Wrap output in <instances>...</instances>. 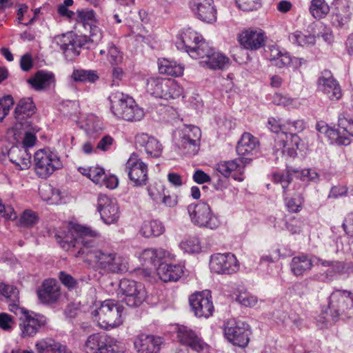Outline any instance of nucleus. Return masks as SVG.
<instances>
[{
	"mask_svg": "<svg viewBox=\"0 0 353 353\" xmlns=\"http://www.w3.org/2000/svg\"><path fill=\"white\" fill-rule=\"evenodd\" d=\"M150 197L157 203H160L162 196L164 195L165 189L161 183H154L148 188Z\"/></svg>",
	"mask_w": 353,
	"mask_h": 353,
	"instance_id": "3c124183",
	"label": "nucleus"
},
{
	"mask_svg": "<svg viewBox=\"0 0 353 353\" xmlns=\"http://www.w3.org/2000/svg\"><path fill=\"white\" fill-rule=\"evenodd\" d=\"M55 81V76L53 72L39 70L30 77L27 82L34 90L41 91L54 87Z\"/></svg>",
	"mask_w": 353,
	"mask_h": 353,
	"instance_id": "c85d7f7f",
	"label": "nucleus"
},
{
	"mask_svg": "<svg viewBox=\"0 0 353 353\" xmlns=\"http://www.w3.org/2000/svg\"><path fill=\"white\" fill-rule=\"evenodd\" d=\"M137 145L143 147L148 157H159L163 152V145L157 139L146 133L139 134L135 137Z\"/></svg>",
	"mask_w": 353,
	"mask_h": 353,
	"instance_id": "cd10ccee",
	"label": "nucleus"
},
{
	"mask_svg": "<svg viewBox=\"0 0 353 353\" xmlns=\"http://www.w3.org/2000/svg\"><path fill=\"white\" fill-rule=\"evenodd\" d=\"M325 135L332 142L339 145H347L350 143V137H353V116L347 113L339 114L338 119V128H328L323 126Z\"/></svg>",
	"mask_w": 353,
	"mask_h": 353,
	"instance_id": "0eeeda50",
	"label": "nucleus"
},
{
	"mask_svg": "<svg viewBox=\"0 0 353 353\" xmlns=\"http://www.w3.org/2000/svg\"><path fill=\"white\" fill-rule=\"evenodd\" d=\"M252 161L250 157H239L234 160L222 161L217 164L216 170L225 177L232 174V177L239 181H243L244 168Z\"/></svg>",
	"mask_w": 353,
	"mask_h": 353,
	"instance_id": "a211bd4d",
	"label": "nucleus"
},
{
	"mask_svg": "<svg viewBox=\"0 0 353 353\" xmlns=\"http://www.w3.org/2000/svg\"><path fill=\"white\" fill-rule=\"evenodd\" d=\"M94 19V12L92 10H80L77 11V21L84 24L92 23Z\"/></svg>",
	"mask_w": 353,
	"mask_h": 353,
	"instance_id": "680f3d73",
	"label": "nucleus"
},
{
	"mask_svg": "<svg viewBox=\"0 0 353 353\" xmlns=\"http://www.w3.org/2000/svg\"><path fill=\"white\" fill-rule=\"evenodd\" d=\"M214 49L211 48L205 41H201L192 50L189 51V55L195 59H201V61L206 60L212 54Z\"/></svg>",
	"mask_w": 353,
	"mask_h": 353,
	"instance_id": "37998d69",
	"label": "nucleus"
},
{
	"mask_svg": "<svg viewBox=\"0 0 353 353\" xmlns=\"http://www.w3.org/2000/svg\"><path fill=\"white\" fill-rule=\"evenodd\" d=\"M56 237L63 249L76 248L79 255H84L88 260L93 261L98 268L106 272L120 273L127 271V263L124 258L99 248L100 234L97 231L75 225L67 234H57Z\"/></svg>",
	"mask_w": 353,
	"mask_h": 353,
	"instance_id": "f257e3e1",
	"label": "nucleus"
},
{
	"mask_svg": "<svg viewBox=\"0 0 353 353\" xmlns=\"http://www.w3.org/2000/svg\"><path fill=\"white\" fill-rule=\"evenodd\" d=\"M71 78L75 82L94 83L99 79V76L94 70L74 69L72 73Z\"/></svg>",
	"mask_w": 353,
	"mask_h": 353,
	"instance_id": "c03bdc74",
	"label": "nucleus"
},
{
	"mask_svg": "<svg viewBox=\"0 0 353 353\" xmlns=\"http://www.w3.org/2000/svg\"><path fill=\"white\" fill-rule=\"evenodd\" d=\"M166 87L164 97L166 100L178 98L183 94V88L173 79H168Z\"/></svg>",
	"mask_w": 353,
	"mask_h": 353,
	"instance_id": "09e8293b",
	"label": "nucleus"
},
{
	"mask_svg": "<svg viewBox=\"0 0 353 353\" xmlns=\"http://www.w3.org/2000/svg\"><path fill=\"white\" fill-rule=\"evenodd\" d=\"M159 70L161 74L179 77L183 74V67L176 61L166 59H159L158 62Z\"/></svg>",
	"mask_w": 353,
	"mask_h": 353,
	"instance_id": "58836bf2",
	"label": "nucleus"
},
{
	"mask_svg": "<svg viewBox=\"0 0 353 353\" xmlns=\"http://www.w3.org/2000/svg\"><path fill=\"white\" fill-rule=\"evenodd\" d=\"M329 306L344 318H353V293L345 290H334L330 296Z\"/></svg>",
	"mask_w": 353,
	"mask_h": 353,
	"instance_id": "9b49d317",
	"label": "nucleus"
},
{
	"mask_svg": "<svg viewBox=\"0 0 353 353\" xmlns=\"http://www.w3.org/2000/svg\"><path fill=\"white\" fill-rule=\"evenodd\" d=\"M85 350L87 353H118L119 348L112 338L104 334L90 335L85 343Z\"/></svg>",
	"mask_w": 353,
	"mask_h": 353,
	"instance_id": "f8f14e48",
	"label": "nucleus"
},
{
	"mask_svg": "<svg viewBox=\"0 0 353 353\" xmlns=\"http://www.w3.org/2000/svg\"><path fill=\"white\" fill-rule=\"evenodd\" d=\"M187 210L192 223L198 227L215 230L221 224L219 217L213 213L207 203L190 204Z\"/></svg>",
	"mask_w": 353,
	"mask_h": 353,
	"instance_id": "20e7f679",
	"label": "nucleus"
},
{
	"mask_svg": "<svg viewBox=\"0 0 353 353\" xmlns=\"http://www.w3.org/2000/svg\"><path fill=\"white\" fill-rule=\"evenodd\" d=\"M298 191L292 197H288L287 194H284L285 206L289 211L292 212H298L301 210L302 204L304 201L303 196V188L301 185H298Z\"/></svg>",
	"mask_w": 353,
	"mask_h": 353,
	"instance_id": "a19ab883",
	"label": "nucleus"
},
{
	"mask_svg": "<svg viewBox=\"0 0 353 353\" xmlns=\"http://www.w3.org/2000/svg\"><path fill=\"white\" fill-rule=\"evenodd\" d=\"M105 172L102 168L99 167H92L91 171L88 174V178L91 179L96 184H100L105 178Z\"/></svg>",
	"mask_w": 353,
	"mask_h": 353,
	"instance_id": "052dcab7",
	"label": "nucleus"
},
{
	"mask_svg": "<svg viewBox=\"0 0 353 353\" xmlns=\"http://www.w3.org/2000/svg\"><path fill=\"white\" fill-rule=\"evenodd\" d=\"M53 42L59 47L67 60L72 61L79 55L81 49L88 42V39L70 32L55 36Z\"/></svg>",
	"mask_w": 353,
	"mask_h": 353,
	"instance_id": "39448f33",
	"label": "nucleus"
},
{
	"mask_svg": "<svg viewBox=\"0 0 353 353\" xmlns=\"http://www.w3.org/2000/svg\"><path fill=\"white\" fill-rule=\"evenodd\" d=\"M111 110L117 117L130 121H141L144 111L139 108L134 100L122 92L112 93L109 97Z\"/></svg>",
	"mask_w": 353,
	"mask_h": 353,
	"instance_id": "f03ea898",
	"label": "nucleus"
},
{
	"mask_svg": "<svg viewBox=\"0 0 353 353\" xmlns=\"http://www.w3.org/2000/svg\"><path fill=\"white\" fill-rule=\"evenodd\" d=\"M97 210L100 213L101 219L107 225L115 223L119 218V210L116 200L106 195H99Z\"/></svg>",
	"mask_w": 353,
	"mask_h": 353,
	"instance_id": "6ab92c4d",
	"label": "nucleus"
},
{
	"mask_svg": "<svg viewBox=\"0 0 353 353\" xmlns=\"http://www.w3.org/2000/svg\"><path fill=\"white\" fill-rule=\"evenodd\" d=\"M39 218L36 212L26 210L23 212L20 218V224L22 226L30 228L36 224Z\"/></svg>",
	"mask_w": 353,
	"mask_h": 353,
	"instance_id": "4d7b16f0",
	"label": "nucleus"
},
{
	"mask_svg": "<svg viewBox=\"0 0 353 353\" xmlns=\"http://www.w3.org/2000/svg\"><path fill=\"white\" fill-rule=\"evenodd\" d=\"M37 353H67V347L52 339L47 338L38 341L35 344Z\"/></svg>",
	"mask_w": 353,
	"mask_h": 353,
	"instance_id": "f704fd0d",
	"label": "nucleus"
},
{
	"mask_svg": "<svg viewBox=\"0 0 353 353\" xmlns=\"http://www.w3.org/2000/svg\"><path fill=\"white\" fill-rule=\"evenodd\" d=\"M300 139L296 133H290L288 138L280 137L276 144V154H287L290 157L296 155V148H298Z\"/></svg>",
	"mask_w": 353,
	"mask_h": 353,
	"instance_id": "7c9ffc66",
	"label": "nucleus"
},
{
	"mask_svg": "<svg viewBox=\"0 0 353 353\" xmlns=\"http://www.w3.org/2000/svg\"><path fill=\"white\" fill-rule=\"evenodd\" d=\"M47 323V318L41 314L24 313L19 324L20 336L23 339L34 337Z\"/></svg>",
	"mask_w": 353,
	"mask_h": 353,
	"instance_id": "f3484780",
	"label": "nucleus"
},
{
	"mask_svg": "<svg viewBox=\"0 0 353 353\" xmlns=\"http://www.w3.org/2000/svg\"><path fill=\"white\" fill-rule=\"evenodd\" d=\"M117 293L121 301L130 307L139 306L146 298L142 283L125 279L121 280Z\"/></svg>",
	"mask_w": 353,
	"mask_h": 353,
	"instance_id": "6e6552de",
	"label": "nucleus"
},
{
	"mask_svg": "<svg viewBox=\"0 0 353 353\" xmlns=\"http://www.w3.org/2000/svg\"><path fill=\"white\" fill-rule=\"evenodd\" d=\"M8 157L10 161L20 166L21 170L29 168L31 164V154L26 148L12 146L8 152Z\"/></svg>",
	"mask_w": 353,
	"mask_h": 353,
	"instance_id": "72a5a7b5",
	"label": "nucleus"
},
{
	"mask_svg": "<svg viewBox=\"0 0 353 353\" xmlns=\"http://www.w3.org/2000/svg\"><path fill=\"white\" fill-rule=\"evenodd\" d=\"M14 104V100L11 95H6L0 99V122L8 114Z\"/></svg>",
	"mask_w": 353,
	"mask_h": 353,
	"instance_id": "13d9d810",
	"label": "nucleus"
},
{
	"mask_svg": "<svg viewBox=\"0 0 353 353\" xmlns=\"http://www.w3.org/2000/svg\"><path fill=\"white\" fill-rule=\"evenodd\" d=\"M289 40L291 43L302 47H307L314 45L316 37L313 34H304L301 31H295L289 34Z\"/></svg>",
	"mask_w": 353,
	"mask_h": 353,
	"instance_id": "79ce46f5",
	"label": "nucleus"
},
{
	"mask_svg": "<svg viewBox=\"0 0 353 353\" xmlns=\"http://www.w3.org/2000/svg\"><path fill=\"white\" fill-rule=\"evenodd\" d=\"M167 81L168 79L159 77L149 78L146 83L147 92L155 97L164 99Z\"/></svg>",
	"mask_w": 353,
	"mask_h": 353,
	"instance_id": "4c0bfd02",
	"label": "nucleus"
},
{
	"mask_svg": "<svg viewBox=\"0 0 353 353\" xmlns=\"http://www.w3.org/2000/svg\"><path fill=\"white\" fill-rule=\"evenodd\" d=\"M174 257L173 254L163 248H148L142 252L140 260L147 268L157 269V266L163 260L173 259Z\"/></svg>",
	"mask_w": 353,
	"mask_h": 353,
	"instance_id": "5701e85b",
	"label": "nucleus"
},
{
	"mask_svg": "<svg viewBox=\"0 0 353 353\" xmlns=\"http://www.w3.org/2000/svg\"><path fill=\"white\" fill-rule=\"evenodd\" d=\"M340 317H343L338 312H335L328 305L327 308L322 310L321 314L318 316L316 321L319 323H321L323 325H331L336 322Z\"/></svg>",
	"mask_w": 353,
	"mask_h": 353,
	"instance_id": "49530a36",
	"label": "nucleus"
},
{
	"mask_svg": "<svg viewBox=\"0 0 353 353\" xmlns=\"http://www.w3.org/2000/svg\"><path fill=\"white\" fill-rule=\"evenodd\" d=\"M236 301L241 305L245 307H252L257 301L256 297L247 292H240L237 295Z\"/></svg>",
	"mask_w": 353,
	"mask_h": 353,
	"instance_id": "bf43d9fd",
	"label": "nucleus"
},
{
	"mask_svg": "<svg viewBox=\"0 0 353 353\" xmlns=\"http://www.w3.org/2000/svg\"><path fill=\"white\" fill-rule=\"evenodd\" d=\"M39 299L43 303L52 304L60 298V287L54 279H46L37 290Z\"/></svg>",
	"mask_w": 353,
	"mask_h": 353,
	"instance_id": "393cba45",
	"label": "nucleus"
},
{
	"mask_svg": "<svg viewBox=\"0 0 353 353\" xmlns=\"http://www.w3.org/2000/svg\"><path fill=\"white\" fill-rule=\"evenodd\" d=\"M19 294V290L16 287L0 283V294L3 296L8 301H17Z\"/></svg>",
	"mask_w": 353,
	"mask_h": 353,
	"instance_id": "8fccbe9b",
	"label": "nucleus"
},
{
	"mask_svg": "<svg viewBox=\"0 0 353 353\" xmlns=\"http://www.w3.org/2000/svg\"><path fill=\"white\" fill-rule=\"evenodd\" d=\"M189 303L196 316L208 318L212 315L214 305L209 291L195 292L189 297Z\"/></svg>",
	"mask_w": 353,
	"mask_h": 353,
	"instance_id": "dca6fc26",
	"label": "nucleus"
},
{
	"mask_svg": "<svg viewBox=\"0 0 353 353\" xmlns=\"http://www.w3.org/2000/svg\"><path fill=\"white\" fill-rule=\"evenodd\" d=\"M125 172L134 186H143L148 181V165L136 153H132L125 163Z\"/></svg>",
	"mask_w": 353,
	"mask_h": 353,
	"instance_id": "ddd939ff",
	"label": "nucleus"
},
{
	"mask_svg": "<svg viewBox=\"0 0 353 353\" xmlns=\"http://www.w3.org/2000/svg\"><path fill=\"white\" fill-rule=\"evenodd\" d=\"M199 63L201 66L212 70H225L230 65V59L223 54L214 50L209 58Z\"/></svg>",
	"mask_w": 353,
	"mask_h": 353,
	"instance_id": "e433bc0d",
	"label": "nucleus"
},
{
	"mask_svg": "<svg viewBox=\"0 0 353 353\" xmlns=\"http://www.w3.org/2000/svg\"><path fill=\"white\" fill-rule=\"evenodd\" d=\"M171 260H163L157 268L159 279L164 282L176 281L183 273V268L180 265H171L167 263Z\"/></svg>",
	"mask_w": 353,
	"mask_h": 353,
	"instance_id": "c756f323",
	"label": "nucleus"
},
{
	"mask_svg": "<svg viewBox=\"0 0 353 353\" xmlns=\"http://www.w3.org/2000/svg\"><path fill=\"white\" fill-rule=\"evenodd\" d=\"M268 128L269 129L274 132L279 133L281 132V133L278 137V140H279L280 137H285L286 139L288 138V134L285 132V130H290V128H287L285 124H281L279 120H276L274 118H271L268 121Z\"/></svg>",
	"mask_w": 353,
	"mask_h": 353,
	"instance_id": "6e6d98bb",
	"label": "nucleus"
},
{
	"mask_svg": "<svg viewBox=\"0 0 353 353\" xmlns=\"http://www.w3.org/2000/svg\"><path fill=\"white\" fill-rule=\"evenodd\" d=\"M108 60L112 65H118L123 61V54L114 44L108 45Z\"/></svg>",
	"mask_w": 353,
	"mask_h": 353,
	"instance_id": "603ef678",
	"label": "nucleus"
},
{
	"mask_svg": "<svg viewBox=\"0 0 353 353\" xmlns=\"http://www.w3.org/2000/svg\"><path fill=\"white\" fill-rule=\"evenodd\" d=\"M60 281L68 289H73L77 285V280L73 278L70 274L65 272H60L59 274Z\"/></svg>",
	"mask_w": 353,
	"mask_h": 353,
	"instance_id": "774afa93",
	"label": "nucleus"
},
{
	"mask_svg": "<svg viewBox=\"0 0 353 353\" xmlns=\"http://www.w3.org/2000/svg\"><path fill=\"white\" fill-rule=\"evenodd\" d=\"M189 7L199 20L212 23L216 19V10L213 0H190Z\"/></svg>",
	"mask_w": 353,
	"mask_h": 353,
	"instance_id": "aec40b11",
	"label": "nucleus"
},
{
	"mask_svg": "<svg viewBox=\"0 0 353 353\" xmlns=\"http://www.w3.org/2000/svg\"><path fill=\"white\" fill-rule=\"evenodd\" d=\"M162 343V338L147 334L138 336L134 342L138 353H157Z\"/></svg>",
	"mask_w": 353,
	"mask_h": 353,
	"instance_id": "bb28decb",
	"label": "nucleus"
},
{
	"mask_svg": "<svg viewBox=\"0 0 353 353\" xmlns=\"http://www.w3.org/2000/svg\"><path fill=\"white\" fill-rule=\"evenodd\" d=\"M85 128L88 132H99L101 130L100 121L94 115H89L85 121Z\"/></svg>",
	"mask_w": 353,
	"mask_h": 353,
	"instance_id": "0e129e2a",
	"label": "nucleus"
},
{
	"mask_svg": "<svg viewBox=\"0 0 353 353\" xmlns=\"http://www.w3.org/2000/svg\"><path fill=\"white\" fill-rule=\"evenodd\" d=\"M259 145L258 139L250 133L245 132L242 134L236 146V152L241 157L252 154Z\"/></svg>",
	"mask_w": 353,
	"mask_h": 353,
	"instance_id": "c9c22d12",
	"label": "nucleus"
},
{
	"mask_svg": "<svg viewBox=\"0 0 353 353\" xmlns=\"http://www.w3.org/2000/svg\"><path fill=\"white\" fill-rule=\"evenodd\" d=\"M238 7L244 11H252L259 6V0H235Z\"/></svg>",
	"mask_w": 353,
	"mask_h": 353,
	"instance_id": "338daca9",
	"label": "nucleus"
},
{
	"mask_svg": "<svg viewBox=\"0 0 353 353\" xmlns=\"http://www.w3.org/2000/svg\"><path fill=\"white\" fill-rule=\"evenodd\" d=\"M210 268L216 274H231L239 269V264L236 256L232 253H217L211 256Z\"/></svg>",
	"mask_w": 353,
	"mask_h": 353,
	"instance_id": "2eb2a0df",
	"label": "nucleus"
},
{
	"mask_svg": "<svg viewBox=\"0 0 353 353\" xmlns=\"http://www.w3.org/2000/svg\"><path fill=\"white\" fill-rule=\"evenodd\" d=\"M292 172L293 170H288L285 172L274 173L272 175L273 181L281 185L284 194H287V188L292 180Z\"/></svg>",
	"mask_w": 353,
	"mask_h": 353,
	"instance_id": "de8ad7c7",
	"label": "nucleus"
},
{
	"mask_svg": "<svg viewBox=\"0 0 353 353\" xmlns=\"http://www.w3.org/2000/svg\"><path fill=\"white\" fill-rule=\"evenodd\" d=\"M34 162L35 172L42 179L48 178L63 166L58 154L50 149H42L36 152Z\"/></svg>",
	"mask_w": 353,
	"mask_h": 353,
	"instance_id": "423d86ee",
	"label": "nucleus"
},
{
	"mask_svg": "<svg viewBox=\"0 0 353 353\" xmlns=\"http://www.w3.org/2000/svg\"><path fill=\"white\" fill-rule=\"evenodd\" d=\"M296 177L302 181L317 182L319 179L318 173L312 169H303L301 170H293Z\"/></svg>",
	"mask_w": 353,
	"mask_h": 353,
	"instance_id": "864d4df0",
	"label": "nucleus"
},
{
	"mask_svg": "<svg viewBox=\"0 0 353 353\" xmlns=\"http://www.w3.org/2000/svg\"><path fill=\"white\" fill-rule=\"evenodd\" d=\"M181 40L176 42V47L179 50H184L189 54L196 45L199 43L201 36L190 28L184 29L181 33Z\"/></svg>",
	"mask_w": 353,
	"mask_h": 353,
	"instance_id": "473e14b6",
	"label": "nucleus"
},
{
	"mask_svg": "<svg viewBox=\"0 0 353 353\" xmlns=\"http://www.w3.org/2000/svg\"><path fill=\"white\" fill-rule=\"evenodd\" d=\"M85 128L88 132H99L101 130L100 121L94 115H89L85 121Z\"/></svg>",
	"mask_w": 353,
	"mask_h": 353,
	"instance_id": "69168bd1",
	"label": "nucleus"
},
{
	"mask_svg": "<svg viewBox=\"0 0 353 353\" xmlns=\"http://www.w3.org/2000/svg\"><path fill=\"white\" fill-rule=\"evenodd\" d=\"M224 334L233 345L244 347L248 344L251 331L250 325L244 321L232 319L225 323Z\"/></svg>",
	"mask_w": 353,
	"mask_h": 353,
	"instance_id": "1a4fd4ad",
	"label": "nucleus"
},
{
	"mask_svg": "<svg viewBox=\"0 0 353 353\" xmlns=\"http://www.w3.org/2000/svg\"><path fill=\"white\" fill-rule=\"evenodd\" d=\"M351 12L348 0H334L332 23L338 28H343L350 20Z\"/></svg>",
	"mask_w": 353,
	"mask_h": 353,
	"instance_id": "b1692460",
	"label": "nucleus"
},
{
	"mask_svg": "<svg viewBox=\"0 0 353 353\" xmlns=\"http://www.w3.org/2000/svg\"><path fill=\"white\" fill-rule=\"evenodd\" d=\"M164 232L161 222L157 220L145 221L142 225L141 233L145 237L158 236Z\"/></svg>",
	"mask_w": 353,
	"mask_h": 353,
	"instance_id": "ea45409f",
	"label": "nucleus"
},
{
	"mask_svg": "<svg viewBox=\"0 0 353 353\" xmlns=\"http://www.w3.org/2000/svg\"><path fill=\"white\" fill-rule=\"evenodd\" d=\"M177 337L180 343L196 352L203 350L207 345L201 337L186 326L181 325L178 327Z\"/></svg>",
	"mask_w": 353,
	"mask_h": 353,
	"instance_id": "a878e982",
	"label": "nucleus"
},
{
	"mask_svg": "<svg viewBox=\"0 0 353 353\" xmlns=\"http://www.w3.org/2000/svg\"><path fill=\"white\" fill-rule=\"evenodd\" d=\"M317 89L331 100H338L341 97V87L330 70H325L319 76Z\"/></svg>",
	"mask_w": 353,
	"mask_h": 353,
	"instance_id": "412c9836",
	"label": "nucleus"
},
{
	"mask_svg": "<svg viewBox=\"0 0 353 353\" xmlns=\"http://www.w3.org/2000/svg\"><path fill=\"white\" fill-rule=\"evenodd\" d=\"M314 261L312 257L304 254L294 256L290 263L291 271L296 276H302L312 269Z\"/></svg>",
	"mask_w": 353,
	"mask_h": 353,
	"instance_id": "2f4dec72",
	"label": "nucleus"
},
{
	"mask_svg": "<svg viewBox=\"0 0 353 353\" xmlns=\"http://www.w3.org/2000/svg\"><path fill=\"white\" fill-rule=\"evenodd\" d=\"M181 247L186 252H198L201 250L199 239L196 236L189 237L181 243Z\"/></svg>",
	"mask_w": 353,
	"mask_h": 353,
	"instance_id": "5fc2aeb1",
	"label": "nucleus"
},
{
	"mask_svg": "<svg viewBox=\"0 0 353 353\" xmlns=\"http://www.w3.org/2000/svg\"><path fill=\"white\" fill-rule=\"evenodd\" d=\"M123 307L117 301L111 299L105 300L101 303L92 314L97 317L99 325L105 329H110L120 325L123 322Z\"/></svg>",
	"mask_w": 353,
	"mask_h": 353,
	"instance_id": "7ed1b4c3",
	"label": "nucleus"
},
{
	"mask_svg": "<svg viewBox=\"0 0 353 353\" xmlns=\"http://www.w3.org/2000/svg\"><path fill=\"white\" fill-rule=\"evenodd\" d=\"M36 107L31 98L21 99L14 110V118L17 121L13 131L26 130L32 125L31 117L35 113Z\"/></svg>",
	"mask_w": 353,
	"mask_h": 353,
	"instance_id": "4468645a",
	"label": "nucleus"
},
{
	"mask_svg": "<svg viewBox=\"0 0 353 353\" xmlns=\"http://www.w3.org/2000/svg\"><path fill=\"white\" fill-rule=\"evenodd\" d=\"M239 41L245 49L257 50L265 43L266 36L261 29H248L239 35Z\"/></svg>",
	"mask_w": 353,
	"mask_h": 353,
	"instance_id": "4be33fe9",
	"label": "nucleus"
},
{
	"mask_svg": "<svg viewBox=\"0 0 353 353\" xmlns=\"http://www.w3.org/2000/svg\"><path fill=\"white\" fill-rule=\"evenodd\" d=\"M85 128L88 132H99L101 130L100 121L94 115H89L85 121Z\"/></svg>",
	"mask_w": 353,
	"mask_h": 353,
	"instance_id": "e2e57ef3",
	"label": "nucleus"
},
{
	"mask_svg": "<svg viewBox=\"0 0 353 353\" xmlns=\"http://www.w3.org/2000/svg\"><path fill=\"white\" fill-rule=\"evenodd\" d=\"M178 147L185 153L194 155L197 153L201 137V130L195 125H184L179 131Z\"/></svg>",
	"mask_w": 353,
	"mask_h": 353,
	"instance_id": "9d476101",
	"label": "nucleus"
},
{
	"mask_svg": "<svg viewBox=\"0 0 353 353\" xmlns=\"http://www.w3.org/2000/svg\"><path fill=\"white\" fill-rule=\"evenodd\" d=\"M330 6L325 0H312L310 12L315 19H322L330 12Z\"/></svg>",
	"mask_w": 353,
	"mask_h": 353,
	"instance_id": "a18cd8bd",
	"label": "nucleus"
}]
</instances>
